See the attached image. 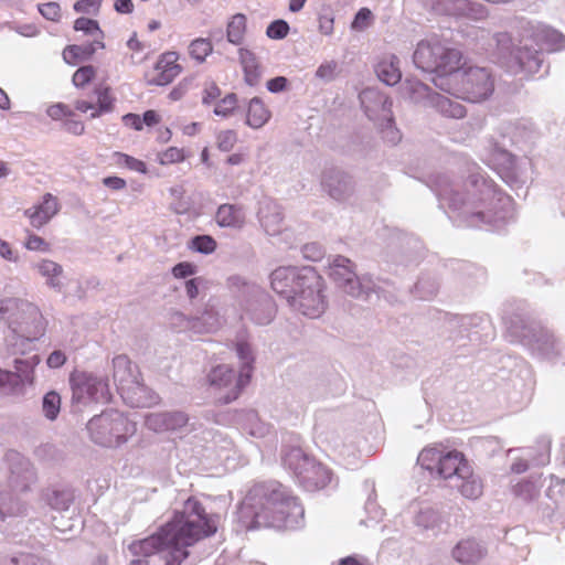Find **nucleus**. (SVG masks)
Instances as JSON below:
<instances>
[{
    "instance_id": "obj_1",
    "label": "nucleus",
    "mask_w": 565,
    "mask_h": 565,
    "mask_svg": "<svg viewBox=\"0 0 565 565\" xmlns=\"http://www.w3.org/2000/svg\"><path fill=\"white\" fill-rule=\"evenodd\" d=\"M431 188L450 217L462 220L469 226L504 218L502 210L510 204V198L480 173H471L462 183L452 182L448 175H437Z\"/></svg>"
},
{
    "instance_id": "obj_2",
    "label": "nucleus",
    "mask_w": 565,
    "mask_h": 565,
    "mask_svg": "<svg viewBox=\"0 0 565 565\" xmlns=\"http://www.w3.org/2000/svg\"><path fill=\"white\" fill-rule=\"evenodd\" d=\"M303 515L301 504L278 482L254 486L238 510V520L246 530H292L302 524Z\"/></svg>"
},
{
    "instance_id": "obj_3",
    "label": "nucleus",
    "mask_w": 565,
    "mask_h": 565,
    "mask_svg": "<svg viewBox=\"0 0 565 565\" xmlns=\"http://www.w3.org/2000/svg\"><path fill=\"white\" fill-rule=\"evenodd\" d=\"M273 290L300 315L316 319L327 309L324 280L313 267L281 266L270 274Z\"/></svg>"
},
{
    "instance_id": "obj_4",
    "label": "nucleus",
    "mask_w": 565,
    "mask_h": 565,
    "mask_svg": "<svg viewBox=\"0 0 565 565\" xmlns=\"http://www.w3.org/2000/svg\"><path fill=\"white\" fill-rule=\"evenodd\" d=\"M164 531L173 544L172 556L167 565H181L189 556L188 547L202 539L213 535L216 522L207 514L204 507L196 499H188L181 510L174 512L173 519L167 522Z\"/></svg>"
},
{
    "instance_id": "obj_5",
    "label": "nucleus",
    "mask_w": 565,
    "mask_h": 565,
    "mask_svg": "<svg viewBox=\"0 0 565 565\" xmlns=\"http://www.w3.org/2000/svg\"><path fill=\"white\" fill-rule=\"evenodd\" d=\"M0 319L11 330L7 338L13 355L23 354L26 345L45 333L46 323L36 306L25 300L7 298L0 300Z\"/></svg>"
},
{
    "instance_id": "obj_6",
    "label": "nucleus",
    "mask_w": 565,
    "mask_h": 565,
    "mask_svg": "<svg viewBox=\"0 0 565 565\" xmlns=\"http://www.w3.org/2000/svg\"><path fill=\"white\" fill-rule=\"evenodd\" d=\"M437 87L472 103L487 99L494 89L490 68L468 63L458 64L449 77H441Z\"/></svg>"
},
{
    "instance_id": "obj_7",
    "label": "nucleus",
    "mask_w": 565,
    "mask_h": 565,
    "mask_svg": "<svg viewBox=\"0 0 565 565\" xmlns=\"http://www.w3.org/2000/svg\"><path fill=\"white\" fill-rule=\"evenodd\" d=\"M87 430L96 445L118 448L136 434L137 427L121 412L110 409L94 416L87 423Z\"/></svg>"
},
{
    "instance_id": "obj_8",
    "label": "nucleus",
    "mask_w": 565,
    "mask_h": 565,
    "mask_svg": "<svg viewBox=\"0 0 565 565\" xmlns=\"http://www.w3.org/2000/svg\"><path fill=\"white\" fill-rule=\"evenodd\" d=\"M493 54L515 73L533 75L542 66L543 57L539 50H532L526 41L516 45L508 32H497L492 36Z\"/></svg>"
},
{
    "instance_id": "obj_9",
    "label": "nucleus",
    "mask_w": 565,
    "mask_h": 565,
    "mask_svg": "<svg viewBox=\"0 0 565 565\" xmlns=\"http://www.w3.org/2000/svg\"><path fill=\"white\" fill-rule=\"evenodd\" d=\"M461 52L457 49L448 47L440 41L424 40L420 41L413 54L415 66L424 72L436 73L434 83L441 81V77H449L452 70L461 61Z\"/></svg>"
},
{
    "instance_id": "obj_10",
    "label": "nucleus",
    "mask_w": 565,
    "mask_h": 565,
    "mask_svg": "<svg viewBox=\"0 0 565 565\" xmlns=\"http://www.w3.org/2000/svg\"><path fill=\"white\" fill-rule=\"evenodd\" d=\"M328 275L345 295L369 300L379 287L369 275L358 276L354 263L345 256L335 255L329 262Z\"/></svg>"
},
{
    "instance_id": "obj_11",
    "label": "nucleus",
    "mask_w": 565,
    "mask_h": 565,
    "mask_svg": "<svg viewBox=\"0 0 565 565\" xmlns=\"http://www.w3.org/2000/svg\"><path fill=\"white\" fill-rule=\"evenodd\" d=\"M361 105L370 120L374 121L385 134V138L395 143L401 139L394 127L393 102L376 88L367 87L360 93Z\"/></svg>"
},
{
    "instance_id": "obj_12",
    "label": "nucleus",
    "mask_w": 565,
    "mask_h": 565,
    "mask_svg": "<svg viewBox=\"0 0 565 565\" xmlns=\"http://www.w3.org/2000/svg\"><path fill=\"white\" fill-rule=\"evenodd\" d=\"M70 384L73 403L86 405L92 402H108L110 399L108 381L92 373L72 374Z\"/></svg>"
},
{
    "instance_id": "obj_13",
    "label": "nucleus",
    "mask_w": 565,
    "mask_h": 565,
    "mask_svg": "<svg viewBox=\"0 0 565 565\" xmlns=\"http://www.w3.org/2000/svg\"><path fill=\"white\" fill-rule=\"evenodd\" d=\"M210 385L218 393L224 404L236 399L242 388L249 382V374L239 371L238 374L228 365H217L209 374Z\"/></svg>"
},
{
    "instance_id": "obj_14",
    "label": "nucleus",
    "mask_w": 565,
    "mask_h": 565,
    "mask_svg": "<svg viewBox=\"0 0 565 565\" xmlns=\"http://www.w3.org/2000/svg\"><path fill=\"white\" fill-rule=\"evenodd\" d=\"M508 330L513 338L534 351L547 356L558 353V342L546 329L537 326H527L520 320L512 322Z\"/></svg>"
},
{
    "instance_id": "obj_15",
    "label": "nucleus",
    "mask_w": 565,
    "mask_h": 565,
    "mask_svg": "<svg viewBox=\"0 0 565 565\" xmlns=\"http://www.w3.org/2000/svg\"><path fill=\"white\" fill-rule=\"evenodd\" d=\"M128 551L134 557L148 558L156 553H161L164 565L168 564L173 552V544L169 540L162 525L156 533L140 540H135L128 545Z\"/></svg>"
},
{
    "instance_id": "obj_16",
    "label": "nucleus",
    "mask_w": 565,
    "mask_h": 565,
    "mask_svg": "<svg viewBox=\"0 0 565 565\" xmlns=\"http://www.w3.org/2000/svg\"><path fill=\"white\" fill-rule=\"evenodd\" d=\"M40 363L39 355H32L26 359H14V371H9V396H21L25 392L26 385H32L34 381V367Z\"/></svg>"
},
{
    "instance_id": "obj_17",
    "label": "nucleus",
    "mask_w": 565,
    "mask_h": 565,
    "mask_svg": "<svg viewBox=\"0 0 565 565\" xmlns=\"http://www.w3.org/2000/svg\"><path fill=\"white\" fill-rule=\"evenodd\" d=\"M10 462L9 483L17 492H26L36 481V473L32 463L18 452L8 456Z\"/></svg>"
},
{
    "instance_id": "obj_18",
    "label": "nucleus",
    "mask_w": 565,
    "mask_h": 565,
    "mask_svg": "<svg viewBox=\"0 0 565 565\" xmlns=\"http://www.w3.org/2000/svg\"><path fill=\"white\" fill-rule=\"evenodd\" d=\"M189 417L181 411L149 413L145 426L154 433L177 431L186 426Z\"/></svg>"
},
{
    "instance_id": "obj_19",
    "label": "nucleus",
    "mask_w": 565,
    "mask_h": 565,
    "mask_svg": "<svg viewBox=\"0 0 565 565\" xmlns=\"http://www.w3.org/2000/svg\"><path fill=\"white\" fill-rule=\"evenodd\" d=\"M321 185L329 196L337 201H345L354 192L351 177L340 170L330 169L324 171Z\"/></svg>"
},
{
    "instance_id": "obj_20",
    "label": "nucleus",
    "mask_w": 565,
    "mask_h": 565,
    "mask_svg": "<svg viewBox=\"0 0 565 565\" xmlns=\"http://www.w3.org/2000/svg\"><path fill=\"white\" fill-rule=\"evenodd\" d=\"M470 473V465L463 458V455L457 450L444 454L438 466L436 475L445 480L455 482L458 477H468Z\"/></svg>"
},
{
    "instance_id": "obj_21",
    "label": "nucleus",
    "mask_w": 565,
    "mask_h": 565,
    "mask_svg": "<svg viewBox=\"0 0 565 565\" xmlns=\"http://www.w3.org/2000/svg\"><path fill=\"white\" fill-rule=\"evenodd\" d=\"M61 205L57 198L51 193H45L42 201L25 210L24 214L30 218L31 225L41 228L47 224L58 212Z\"/></svg>"
},
{
    "instance_id": "obj_22",
    "label": "nucleus",
    "mask_w": 565,
    "mask_h": 565,
    "mask_svg": "<svg viewBox=\"0 0 565 565\" xmlns=\"http://www.w3.org/2000/svg\"><path fill=\"white\" fill-rule=\"evenodd\" d=\"M96 95V103L87 100H76L75 108L82 113L90 110V118H97L103 114H108L114 110L115 98L110 94L108 86L99 85L94 90Z\"/></svg>"
},
{
    "instance_id": "obj_23",
    "label": "nucleus",
    "mask_w": 565,
    "mask_h": 565,
    "mask_svg": "<svg viewBox=\"0 0 565 565\" xmlns=\"http://www.w3.org/2000/svg\"><path fill=\"white\" fill-rule=\"evenodd\" d=\"M33 270L45 280V285L56 292L64 289V269L58 263L43 258L32 265Z\"/></svg>"
},
{
    "instance_id": "obj_24",
    "label": "nucleus",
    "mask_w": 565,
    "mask_h": 565,
    "mask_svg": "<svg viewBox=\"0 0 565 565\" xmlns=\"http://www.w3.org/2000/svg\"><path fill=\"white\" fill-rule=\"evenodd\" d=\"M139 371L132 365L127 355H117L113 359V381L118 393H122L139 377Z\"/></svg>"
},
{
    "instance_id": "obj_25",
    "label": "nucleus",
    "mask_w": 565,
    "mask_h": 565,
    "mask_svg": "<svg viewBox=\"0 0 565 565\" xmlns=\"http://www.w3.org/2000/svg\"><path fill=\"white\" fill-rule=\"evenodd\" d=\"M451 555L456 562L462 565H473L487 555V548L475 539H466L457 543Z\"/></svg>"
},
{
    "instance_id": "obj_26",
    "label": "nucleus",
    "mask_w": 565,
    "mask_h": 565,
    "mask_svg": "<svg viewBox=\"0 0 565 565\" xmlns=\"http://www.w3.org/2000/svg\"><path fill=\"white\" fill-rule=\"evenodd\" d=\"M121 398L131 407H150L158 403V396L138 377L122 393Z\"/></svg>"
},
{
    "instance_id": "obj_27",
    "label": "nucleus",
    "mask_w": 565,
    "mask_h": 565,
    "mask_svg": "<svg viewBox=\"0 0 565 565\" xmlns=\"http://www.w3.org/2000/svg\"><path fill=\"white\" fill-rule=\"evenodd\" d=\"M238 61L243 68L244 82L248 86H256L263 76V66L256 54L247 47H239Z\"/></svg>"
},
{
    "instance_id": "obj_28",
    "label": "nucleus",
    "mask_w": 565,
    "mask_h": 565,
    "mask_svg": "<svg viewBox=\"0 0 565 565\" xmlns=\"http://www.w3.org/2000/svg\"><path fill=\"white\" fill-rule=\"evenodd\" d=\"M313 461L315 458L307 455L299 447H291L285 450L282 455L284 466L294 473L298 482L303 478L305 471L308 470V467L311 466Z\"/></svg>"
},
{
    "instance_id": "obj_29",
    "label": "nucleus",
    "mask_w": 565,
    "mask_h": 565,
    "mask_svg": "<svg viewBox=\"0 0 565 565\" xmlns=\"http://www.w3.org/2000/svg\"><path fill=\"white\" fill-rule=\"evenodd\" d=\"M258 217L267 234L274 236L281 232L282 214L276 203L271 201L263 202L258 211Z\"/></svg>"
},
{
    "instance_id": "obj_30",
    "label": "nucleus",
    "mask_w": 565,
    "mask_h": 565,
    "mask_svg": "<svg viewBox=\"0 0 565 565\" xmlns=\"http://www.w3.org/2000/svg\"><path fill=\"white\" fill-rule=\"evenodd\" d=\"M246 214L243 206L237 204H222L215 214V222L221 227L242 228Z\"/></svg>"
},
{
    "instance_id": "obj_31",
    "label": "nucleus",
    "mask_w": 565,
    "mask_h": 565,
    "mask_svg": "<svg viewBox=\"0 0 565 565\" xmlns=\"http://www.w3.org/2000/svg\"><path fill=\"white\" fill-rule=\"evenodd\" d=\"M546 498L552 503H543L541 510L543 515L551 518L556 512L565 515V480H557L546 490Z\"/></svg>"
},
{
    "instance_id": "obj_32",
    "label": "nucleus",
    "mask_w": 565,
    "mask_h": 565,
    "mask_svg": "<svg viewBox=\"0 0 565 565\" xmlns=\"http://www.w3.org/2000/svg\"><path fill=\"white\" fill-rule=\"evenodd\" d=\"M299 484L308 491H316L324 488L331 480L330 470L316 460L305 471Z\"/></svg>"
},
{
    "instance_id": "obj_33",
    "label": "nucleus",
    "mask_w": 565,
    "mask_h": 565,
    "mask_svg": "<svg viewBox=\"0 0 565 565\" xmlns=\"http://www.w3.org/2000/svg\"><path fill=\"white\" fill-rule=\"evenodd\" d=\"M533 41L537 43L541 51H558L565 46V38L558 31L545 26H537L532 33Z\"/></svg>"
},
{
    "instance_id": "obj_34",
    "label": "nucleus",
    "mask_w": 565,
    "mask_h": 565,
    "mask_svg": "<svg viewBox=\"0 0 565 565\" xmlns=\"http://www.w3.org/2000/svg\"><path fill=\"white\" fill-rule=\"evenodd\" d=\"M177 60L178 57L174 52H168L160 57L156 65L158 75L154 83L157 85H168L180 74L181 67Z\"/></svg>"
},
{
    "instance_id": "obj_35",
    "label": "nucleus",
    "mask_w": 565,
    "mask_h": 565,
    "mask_svg": "<svg viewBox=\"0 0 565 565\" xmlns=\"http://www.w3.org/2000/svg\"><path fill=\"white\" fill-rule=\"evenodd\" d=\"M256 302L249 305L250 318L259 326L268 324L275 317L276 309L271 299L262 290L256 295Z\"/></svg>"
},
{
    "instance_id": "obj_36",
    "label": "nucleus",
    "mask_w": 565,
    "mask_h": 565,
    "mask_svg": "<svg viewBox=\"0 0 565 565\" xmlns=\"http://www.w3.org/2000/svg\"><path fill=\"white\" fill-rule=\"evenodd\" d=\"M270 111L265 106L264 102L258 97H253L248 102L246 111V125L253 129H259L265 126L270 119Z\"/></svg>"
},
{
    "instance_id": "obj_37",
    "label": "nucleus",
    "mask_w": 565,
    "mask_h": 565,
    "mask_svg": "<svg viewBox=\"0 0 565 565\" xmlns=\"http://www.w3.org/2000/svg\"><path fill=\"white\" fill-rule=\"evenodd\" d=\"M429 106L434 107L443 116L449 118H462L466 115V109L459 102L452 100L439 93L431 95Z\"/></svg>"
},
{
    "instance_id": "obj_38",
    "label": "nucleus",
    "mask_w": 565,
    "mask_h": 565,
    "mask_svg": "<svg viewBox=\"0 0 565 565\" xmlns=\"http://www.w3.org/2000/svg\"><path fill=\"white\" fill-rule=\"evenodd\" d=\"M379 78L386 85H395L402 78L399 60L395 55L385 56L376 66Z\"/></svg>"
},
{
    "instance_id": "obj_39",
    "label": "nucleus",
    "mask_w": 565,
    "mask_h": 565,
    "mask_svg": "<svg viewBox=\"0 0 565 565\" xmlns=\"http://www.w3.org/2000/svg\"><path fill=\"white\" fill-rule=\"evenodd\" d=\"M455 487L461 493L462 497L477 500L483 492V486L478 476H476L470 467V473L468 477H458V479L450 484Z\"/></svg>"
},
{
    "instance_id": "obj_40",
    "label": "nucleus",
    "mask_w": 565,
    "mask_h": 565,
    "mask_svg": "<svg viewBox=\"0 0 565 565\" xmlns=\"http://www.w3.org/2000/svg\"><path fill=\"white\" fill-rule=\"evenodd\" d=\"M43 500L56 511H67L74 501V493L66 488H49L43 492Z\"/></svg>"
},
{
    "instance_id": "obj_41",
    "label": "nucleus",
    "mask_w": 565,
    "mask_h": 565,
    "mask_svg": "<svg viewBox=\"0 0 565 565\" xmlns=\"http://www.w3.org/2000/svg\"><path fill=\"white\" fill-rule=\"evenodd\" d=\"M542 488L541 477H531L530 479H523L512 487V492L515 498L531 502L539 497Z\"/></svg>"
},
{
    "instance_id": "obj_42",
    "label": "nucleus",
    "mask_w": 565,
    "mask_h": 565,
    "mask_svg": "<svg viewBox=\"0 0 565 565\" xmlns=\"http://www.w3.org/2000/svg\"><path fill=\"white\" fill-rule=\"evenodd\" d=\"M402 94L414 103L426 102L428 105L434 95L427 85L417 79H406L402 85Z\"/></svg>"
},
{
    "instance_id": "obj_43",
    "label": "nucleus",
    "mask_w": 565,
    "mask_h": 565,
    "mask_svg": "<svg viewBox=\"0 0 565 565\" xmlns=\"http://www.w3.org/2000/svg\"><path fill=\"white\" fill-rule=\"evenodd\" d=\"M424 7L436 14L457 15L466 0H423Z\"/></svg>"
},
{
    "instance_id": "obj_44",
    "label": "nucleus",
    "mask_w": 565,
    "mask_h": 565,
    "mask_svg": "<svg viewBox=\"0 0 565 565\" xmlns=\"http://www.w3.org/2000/svg\"><path fill=\"white\" fill-rule=\"evenodd\" d=\"M246 33V17L243 13L233 15L227 23L226 38L234 45H241L244 42Z\"/></svg>"
},
{
    "instance_id": "obj_45",
    "label": "nucleus",
    "mask_w": 565,
    "mask_h": 565,
    "mask_svg": "<svg viewBox=\"0 0 565 565\" xmlns=\"http://www.w3.org/2000/svg\"><path fill=\"white\" fill-rule=\"evenodd\" d=\"M98 50L95 42L83 45H68L63 51V58L68 64L89 58Z\"/></svg>"
},
{
    "instance_id": "obj_46",
    "label": "nucleus",
    "mask_w": 565,
    "mask_h": 565,
    "mask_svg": "<svg viewBox=\"0 0 565 565\" xmlns=\"http://www.w3.org/2000/svg\"><path fill=\"white\" fill-rule=\"evenodd\" d=\"M0 565H51L46 559L28 552H13L0 559Z\"/></svg>"
},
{
    "instance_id": "obj_47",
    "label": "nucleus",
    "mask_w": 565,
    "mask_h": 565,
    "mask_svg": "<svg viewBox=\"0 0 565 565\" xmlns=\"http://www.w3.org/2000/svg\"><path fill=\"white\" fill-rule=\"evenodd\" d=\"M74 30L83 31L85 34L93 36V42H95L98 49H104L105 44L103 42L104 32L100 30L98 22L96 20H92L88 18H78L74 22Z\"/></svg>"
},
{
    "instance_id": "obj_48",
    "label": "nucleus",
    "mask_w": 565,
    "mask_h": 565,
    "mask_svg": "<svg viewBox=\"0 0 565 565\" xmlns=\"http://www.w3.org/2000/svg\"><path fill=\"white\" fill-rule=\"evenodd\" d=\"M443 456L444 452L438 448L427 447L423 449L418 455L417 462L422 466V468L430 471L431 473H436Z\"/></svg>"
},
{
    "instance_id": "obj_49",
    "label": "nucleus",
    "mask_w": 565,
    "mask_h": 565,
    "mask_svg": "<svg viewBox=\"0 0 565 565\" xmlns=\"http://www.w3.org/2000/svg\"><path fill=\"white\" fill-rule=\"evenodd\" d=\"M61 395L56 391H50L42 398V413L49 420H55L61 411Z\"/></svg>"
},
{
    "instance_id": "obj_50",
    "label": "nucleus",
    "mask_w": 565,
    "mask_h": 565,
    "mask_svg": "<svg viewBox=\"0 0 565 565\" xmlns=\"http://www.w3.org/2000/svg\"><path fill=\"white\" fill-rule=\"evenodd\" d=\"M169 194L172 200L171 209L177 214H184L190 210L191 203L190 200L185 196V190L183 185L171 186L169 189Z\"/></svg>"
},
{
    "instance_id": "obj_51",
    "label": "nucleus",
    "mask_w": 565,
    "mask_h": 565,
    "mask_svg": "<svg viewBox=\"0 0 565 565\" xmlns=\"http://www.w3.org/2000/svg\"><path fill=\"white\" fill-rule=\"evenodd\" d=\"M213 52V45L210 40L199 38L193 40L189 45V54L196 62L202 63Z\"/></svg>"
},
{
    "instance_id": "obj_52",
    "label": "nucleus",
    "mask_w": 565,
    "mask_h": 565,
    "mask_svg": "<svg viewBox=\"0 0 565 565\" xmlns=\"http://www.w3.org/2000/svg\"><path fill=\"white\" fill-rule=\"evenodd\" d=\"M235 350L237 358L239 359L242 364L239 371L248 372V374L250 375L253 370V363L255 360L254 351L250 344L245 341H238L235 345Z\"/></svg>"
},
{
    "instance_id": "obj_53",
    "label": "nucleus",
    "mask_w": 565,
    "mask_h": 565,
    "mask_svg": "<svg viewBox=\"0 0 565 565\" xmlns=\"http://www.w3.org/2000/svg\"><path fill=\"white\" fill-rule=\"evenodd\" d=\"M21 510V504L10 493L0 491V521H3L7 516L19 514Z\"/></svg>"
},
{
    "instance_id": "obj_54",
    "label": "nucleus",
    "mask_w": 565,
    "mask_h": 565,
    "mask_svg": "<svg viewBox=\"0 0 565 565\" xmlns=\"http://www.w3.org/2000/svg\"><path fill=\"white\" fill-rule=\"evenodd\" d=\"M189 247L201 254H212L216 249V241L210 235H198L193 237Z\"/></svg>"
},
{
    "instance_id": "obj_55",
    "label": "nucleus",
    "mask_w": 565,
    "mask_h": 565,
    "mask_svg": "<svg viewBox=\"0 0 565 565\" xmlns=\"http://www.w3.org/2000/svg\"><path fill=\"white\" fill-rule=\"evenodd\" d=\"M237 95L230 93L216 103L214 114L221 117H230L237 108Z\"/></svg>"
},
{
    "instance_id": "obj_56",
    "label": "nucleus",
    "mask_w": 565,
    "mask_h": 565,
    "mask_svg": "<svg viewBox=\"0 0 565 565\" xmlns=\"http://www.w3.org/2000/svg\"><path fill=\"white\" fill-rule=\"evenodd\" d=\"M227 284H228V287L233 291H237V292L242 291L243 294L254 295V296L257 294H260V288L258 286L246 281L241 276H231L227 279Z\"/></svg>"
},
{
    "instance_id": "obj_57",
    "label": "nucleus",
    "mask_w": 565,
    "mask_h": 565,
    "mask_svg": "<svg viewBox=\"0 0 565 565\" xmlns=\"http://www.w3.org/2000/svg\"><path fill=\"white\" fill-rule=\"evenodd\" d=\"M415 523L425 530L434 529L439 523V515L434 509L425 508L416 515Z\"/></svg>"
},
{
    "instance_id": "obj_58",
    "label": "nucleus",
    "mask_w": 565,
    "mask_h": 565,
    "mask_svg": "<svg viewBox=\"0 0 565 565\" xmlns=\"http://www.w3.org/2000/svg\"><path fill=\"white\" fill-rule=\"evenodd\" d=\"M467 6L456 17H466L471 20H482L487 17V9L481 3L466 0Z\"/></svg>"
},
{
    "instance_id": "obj_59",
    "label": "nucleus",
    "mask_w": 565,
    "mask_h": 565,
    "mask_svg": "<svg viewBox=\"0 0 565 565\" xmlns=\"http://www.w3.org/2000/svg\"><path fill=\"white\" fill-rule=\"evenodd\" d=\"M185 158L183 149L170 147L158 154V162L162 166L183 161Z\"/></svg>"
},
{
    "instance_id": "obj_60",
    "label": "nucleus",
    "mask_w": 565,
    "mask_h": 565,
    "mask_svg": "<svg viewBox=\"0 0 565 565\" xmlns=\"http://www.w3.org/2000/svg\"><path fill=\"white\" fill-rule=\"evenodd\" d=\"M338 64L334 61L322 63L316 71V77L322 82H331L337 76Z\"/></svg>"
},
{
    "instance_id": "obj_61",
    "label": "nucleus",
    "mask_w": 565,
    "mask_h": 565,
    "mask_svg": "<svg viewBox=\"0 0 565 565\" xmlns=\"http://www.w3.org/2000/svg\"><path fill=\"white\" fill-rule=\"evenodd\" d=\"M96 71L92 65L79 67L73 75V84L76 87H84L95 76Z\"/></svg>"
},
{
    "instance_id": "obj_62",
    "label": "nucleus",
    "mask_w": 565,
    "mask_h": 565,
    "mask_svg": "<svg viewBox=\"0 0 565 565\" xmlns=\"http://www.w3.org/2000/svg\"><path fill=\"white\" fill-rule=\"evenodd\" d=\"M237 141V135L234 130L221 131L216 137L217 148L222 151H231Z\"/></svg>"
},
{
    "instance_id": "obj_63",
    "label": "nucleus",
    "mask_w": 565,
    "mask_h": 565,
    "mask_svg": "<svg viewBox=\"0 0 565 565\" xmlns=\"http://www.w3.org/2000/svg\"><path fill=\"white\" fill-rule=\"evenodd\" d=\"M289 25L284 20H276L271 22L266 30V34L270 39L280 40L287 36Z\"/></svg>"
},
{
    "instance_id": "obj_64",
    "label": "nucleus",
    "mask_w": 565,
    "mask_h": 565,
    "mask_svg": "<svg viewBox=\"0 0 565 565\" xmlns=\"http://www.w3.org/2000/svg\"><path fill=\"white\" fill-rule=\"evenodd\" d=\"M46 114L49 117H51L53 120H61L64 117H72L74 115L73 110L70 108V106L63 104V103H56L54 105H51L46 109Z\"/></svg>"
}]
</instances>
